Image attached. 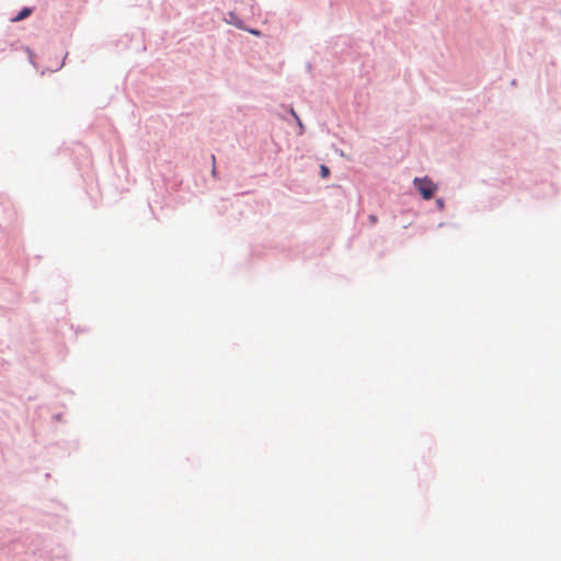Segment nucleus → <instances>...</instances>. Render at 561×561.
<instances>
[{"instance_id": "4", "label": "nucleus", "mask_w": 561, "mask_h": 561, "mask_svg": "<svg viewBox=\"0 0 561 561\" xmlns=\"http://www.w3.org/2000/svg\"><path fill=\"white\" fill-rule=\"evenodd\" d=\"M369 221H370L371 224H376V222H377V217H376L375 215H370V216H369Z\"/></svg>"}, {"instance_id": "5", "label": "nucleus", "mask_w": 561, "mask_h": 561, "mask_svg": "<svg viewBox=\"0 0 561 561\" xmlns=\"http://www.w3.org/2000/svg\"><path fill=\"white\" fill-rule=\"evenodd\" d=\"M291 113H293V115L297 118V121H298L299 125L301 126V123H300L299 118L297 117L296 112L291 111Z\"/></svg>"}, {"instance_id": "2", "label": "nucleus", "mask_w": 561, "mask_h": 561, "mask_svg": "<svg viewBox=\"0 0 561 561\" xmlns=\"http://www.w3.org/2000/svg\"><path fill=\"white\" fill-rule=\"evenodd\" d=\"M31 9L24 8L22 9L19 14L12 19L13 22L22 21L23 19L27 18L31 14Z\"/></svg>"}, {"instance_id": "1", "label": "nucleus", "mask_w": 561, "mask_h": 561, "mask_svg": "<svg viewBox=\"0 0 561 561\" xmlns=\"http://www.w3.org/2000/svg\"><path fill=\"white\" fill-rule=\"evenodd\" d=\"M413 185L419 191L424 199H431L437 191V185L434 184L428 178H415Z\"/></svg>"}, {"instance_id": "3", "label": "nucleus", "mask_w": 561, "mask_h": 561, "mask_svg": "<svg viewBox=\"0 0 561 561\" xmlns=\"http://www.w3.org/2000/svg\"><path fill=\"white\" fill-rule=\"evenodd\" d=\"M320 173H321V176H322V178H327V176H329V174H330V170H329V168H328V167H325V165H321V167H320Z\"/></svg>"}, {"instance_id": "6", "label": "nucleus", "mask_w": 561, "mask_h": 561, "mask_svg": "<svg viewBox=\"0 0 561 561\" xmlns=\"http://www.w3.org/2000/svg\"><path fill=\"white\" fill-rule=\"evenodd\" d=\"M251 33H252V34H255V35H257V34H259V32H257V31H251Z\"/></svg>"}]
</instances>
